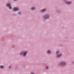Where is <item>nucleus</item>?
Wrapping results in <instances>:
<instances>
[{"label":"nucleus","mask_w":74,"mask_h":74,"mask_svg":"<svg viewBox=\"0 0 74 74\" xmlns=\"http://www.w3.org/2000/svg\"><path fill=\"white\" fill-rule=\"evenodd\" d=\"M13 0V1H15V0Z\"/></svg>","instance_id":"obj_18"},{"label":"nucleus","mask_w":74,"mask_h":74,"mask_svg":"<svg viewBox=\"0 0 74 74\" xmlns=\"http://www.w3.org/2000/svg\"><path fill=\"white\" fill-rule=\"evenodd\" d=\"M34 9H35V8L34 7H33L32 8V10H34Z\"/></svg>","instance_id":"obj_11"},{"label":"nucleus","mask_w":74,"mask_h":74,"mask_svg":"<svg viewBox=\"0 0 74 74\" xmlns=\"http://www.w3.org/2000/svg\"><path fill=\"white\" fill-rule=\"evenodd\" d=\"M10 67H11V66H9V68H10Z\"/></svg>","instance_id":"obj_17"},{"label":"nucleus","mask_w":74,"mask_h":74,"mask_svg":"<svg viewBox=\"0 0 74 74\" xmlns=\"http://www.w3.org/2000/svg\"><path fill=\"white\" fill-rule=\"evenodd\" d=\"M18 10V8L14 7V11H16V10Z\"/></svg>","instance_id":"obj_2"},{"label":"nucleus","mask_w":74,"mask_h":74,"mask_svg":"<svg viewBox=\"0 0 74 74\" xmlns=\"http://www.w3.org/2000/svg\"><path fill=\"white\" fill-rule=\"evenodd\" d=\"M10 3H8L7 4V6H8V7H10Z\"/></svg>","instance_id":"obj_9"},{"label":"nucleus","mask_w":74,"mask_h":74,"mask_svg":"<svg viewBox=\"0 0 74 74\" xmlns=\"http://www.w3.org/2000/svg\"><path fill=\"white\" fill-rule=\"evenodd\" d=\"M47 52L48 53H51V51H50V50H48L47 51Z\"/></svg>","instance_id":"obj_7"},{"label":"nucleus","mask_w":74,"mask_h":74,"mask_svg":"<svg viewBox=\"0 0 74 74\" xmlns=\"http://www.w3.org/2000/svg\"><path fill=\"white\" fill-rule=\"evenodd\" d=\"M45 11V9H44L43 10H42L41 12H44Z\"/></svg>","instance_id":"obj_12"},{"label":"nucleus","mask_w":74,"mask_h":74,"mask_svg":"<svg viewBox=\"0 0 74 74\" xmlns=\"http://www.w3.org/2000/svg\"><path fill=\"white\" fill-rule=\"evenodd\" d=\"M65 64V63L64 62H62L60 63V65H62V66H63V65H64Z\"/></svg>","instance_id":"obj_3"},{"label":"nucleus","mask_w":74,"mask_h":74,"mask_svg":"<svg viewBox=\"0 0 74 74\" xmlns=\"http://www.w3.org/2000/svg\"><path fill=\"white\" fill-rule=\"evenodd\" d=\"M31 74H34L33 73H32Z\"/></svg>","instance_id":"obj_15"},{"label":"nucleus","mask_w":74,"mask_h":74,"mask_svg":"<svg viewBox=\"0 0 74 74\" xmlns=\"http://www.w3.org/2000/svg\"><path fill=\"white\" fill-rule=\"evenodd\" d=\"M46 69H48V66H46Z\"/></svg>","instance_id":"obj_14"},{"label":"nucleus","mask_w":74,"mask_h":74,"mask_svg":"<svg viewBox=\"0 0 74 74\" xmlns=\"http://www.w3.org/2000/svg\"><path fill=\"white\" fill-rule=\"evenodd\" d=\"M9 9H11L12 8L11 7H9Z\"/></svg>","instance_id":"obj_13"},{"label":"nucleus","mask_w":74,"mask_h":74,"mask_svg":"<svg viewBox=\"0 0 74 74\" xmlns=\"http://www.w3.org/2000/svg\"><path fill=\"white\" fill-rule=\"evenodd\" d=\"M62 56V55L60 54L59 55L57 56V58H59V57H60V56Z\"/></svg>","instance_id":"obj_4"},{"label":"nucleus","mask_w":74,"mask_h":74,"mask_svg":"<svg viewBox=\"0 0 74 74\" xmlns=\"http://www.w3.org/2000/svg\"><path fill=\"white\" fill-rule=\"evenodd\" d=\"M49 18V15L48 14H45L44 16V19H48Z\"/></svg>","instance_id":"obj_1"},{"label":"nucleus","mask_w":74,"mask_h":74,"mask_svg":"<svg viewBox=\"0 0 74 74\" xmlns=\"http://www.w3.org/2000/svg\"><path fill=\"white\" fill-rule=\"evenodd\" d=\"M66 3L67 4H71V2H66Z\"/></svg>","instance_id":"obj_5"},{"label":"nucleus","mask_w":74,"mask_h":74,"mask_svg":"<svg viewBox=\"0 0 74 74\" xmlns=\"http://www.w3.org/2000/svg\"><path fill=\"white\" fill-rule=\"evenodd\" d=\"M4 68V67L1 65L0 66V68L1 69H3V68Z\"/></svg>","instance_id":"obj_8"},{"label":"nucleus","mask_w":74,"mask_h":74,"mask_svg":"<svg viewBox=\"0 0 74 74\" xmlns=\"http://www.w3.org/2000/svg\"><path fill=\"white\" fill-rule=\"evenodd\" d=\"M26 52H25L23 54V56H25V55H26Z\"/></svg>","instance_id":"obj_6"},{"label":"nucleus","mask_w":74,"mask_h":74,"mask_svg":"<svg viewBox=\"0 0 74 74\" xmlns=\"http://www.w3.org/2000/svg\"><path fill=\"white\" fill-rule=\"evenodd\" d=\"M20 13H21V12H19L18 13V14H20Z\"/></svg>","instance_id":"obj_16"},{"label":"nucleus","mask_w":74,"mask_h":74,"mask_svg":"<svg viewBox=\"0 0 74 74\" xmlns=\"http://www.w3.org/2000/svg\"><path fill=\"white\" fill-rule=\"evenodd\" d=\"M59 51H57L56 53V54H58V53H59Z\"/></svg>","instance_id":"obj_10"}]
</instances>
